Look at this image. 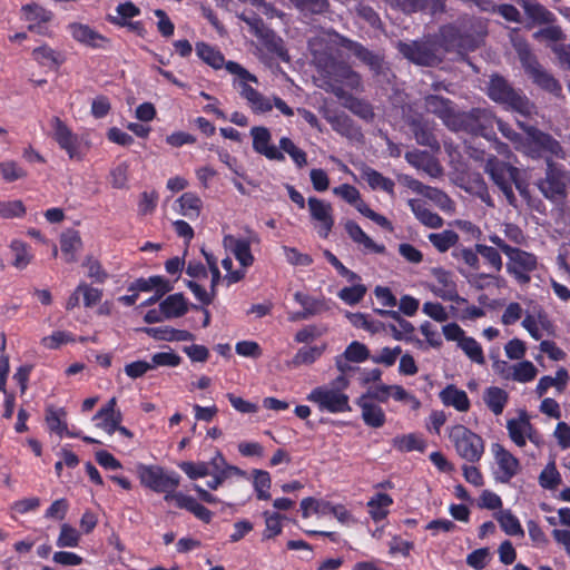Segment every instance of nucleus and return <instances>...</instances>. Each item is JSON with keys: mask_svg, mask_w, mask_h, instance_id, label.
Here are the masks:
<instances>
[{"mask_svg": "<svg viewBox=\"0 0 570 570\" xmlns=\"http://www.w3.org/2000/svg\"><path fill=\"white\" fill-rule=\"evenodd\" d=\"M551 157L557 156L548 154L539 157L546 158L548 168L546 177L538 183V187L547 198L558 199L564 195L569 178L559 166L551 163Z\"/></svg>", "mask_w": 570, "mask_h": 570, "instance_id": "obj_10", "label": "nucleus"}, {"mask_svg": "<svg viewBox=\"0 0 570 570\" xmlns=\"http://www.w3.org/2000/svg\"><path fill=\"white\" fill-rule=\"evenodd\" d=\"M508 400V392L498 386H490L485 389L483 393V401L485 405L495 415H500L503 412Z\"/></svg>", "mask_w": 570, "mask_h": 570, "instance_id": "obj_29", "label": "nucleus"}, {"mask_svg": "<svg viewBox=\"0 0 570 570\" xmlns=\"http://www.w3.org/2000/svg\"><path fill=\"white\" fill-rule=\"evenodd\" d=\"M494 518L507 535L519 538L524 537V530L519 519L511 512V510H499L494 513Z\"/></svg>", "mask_w": 570, "mask_h": 570, "instance_id": "obj_28", "label": "nucleus"}, {"mask_svg": "<svg viewBox=\"0 0 570 570\" xmlns=\"http://www.w3.org/2000/svg\"><path fill=\"white\" fill-rule=\"evenodd\" d=\"M362 410V419L366 425L377 429L384 425L386 416L383 409L373 402L363 400L358 402Z\"/></svg>", "mask_w": 570, "mask_h": 570, "instance_id": "obj_30", "label": "nucleus"}, {"mask_svg": "<svg viewBox=\"0 0 570 570\" xmlns=\"http://www.w3.org/2000/svg\"><path fill=\"white\" fill-rule=\"evenodd\" d=\"M346 382L343 377H336L328 385L315 387L307 400L318 405L320 410L331 413L352 411L350 396L344 393Z\"/></svg>", "mask_w": 570, "mask_h": 570, "instance_id": "obj_4", "label": "nucleus"}, {"mask_svg": "<svg viewBox=\"0 0 570 570\" xmlns=\"http://www.w3.org/2000/svg\"><path fill=\"white\" fill-rule=\"evenodd\" d=\"M519 4L534 22L548 23L552 20L553 14L534 0H519Z\"/></svg>", "mask_w": 570, "mask_h": 570, "instance_id": "obj_39", "label": "nucleus"}, {"mask_svg": "<svg viewBox=\"0 0 570 570\" xmlns=\"http://www.w3.org/2000/svg\"><path fill=\"white\" fill-rule=\"evenodd\" d=\"M561 483V475L557 470L556 461L551 460L539 475V484L547 490H554Z\"/></svg>", "mask_w": 570, "mask_h": 570, "instance_id": "obj_44", "label": "nucleus"}, {"mask_svg": "<svg viewBox=\"0 0 570 570\" xmlns=\"http://www.w3.org/2000/svg\"><path fill=\"white\" fill-rule=\"evenodd\" d=\"M65 409L55 410L52 406H48L46 410V422L50 429V431L62 435L65 431H67L66 422L60 420V416H65Z\"/></svg>", "mask_w": 570, "mask_h": 570, "instance_id": "obj_52", "label": "nucleus"}, {"mask_svg": "<svg viewBox=\"0 0 570 570\" xmlns=\"http://www.w3.org/2000/svg\"><path fill=\"white\" fill-rule=\"evenodd\" d=\"M453 257L463 262L466 266L472 269H478L480 266L479 253H476V248L472 249L469 247L455 248L452 253Z\"/></svg>", "mask_w": 570, "mask_h": 570, "instance_id": "obj_61", "label": "nucleus"}, {"mask_svg": "<svg viewBox=\"0 0 570 570\" xmlns=\"http://www.w3.org/2000/svg\"><path fill=\"white\" fill-rule=\"evenodd\" d=\"M392 503L393 500L389 494L375 493L367 502L368 514L374 521L379 522L386 518Z\"/></svg>", "mask_w": 570, "mask_h": 570, "instance_id": "obj_31", "label": "nucleus"}, {"mask_svg": "<svg viewBox=\"0 0 570 570\" xmlns=\"http://www.w3.org/2000/svg\"><path fill=\"white\" fill-rule=\"evenodd\" d=\"M485 171L490 175L493 183L500 188L510 205H514L515 196L512 185L523 193V189L518 180L519 170L505 163L500 161L494 156L488 158L485 164Z\"/></svg>", "mask_w": 570, "mask_h": 570, "instance_id": "obj_7", "label": "nucleus"}, {"mask_svg": "<svg viewBox=\"0 0 570 570\" xmlns=\"http://www.w3.org/2000/svg\"><path fill=\"white\" fill-rule=\"evenodd\" d=\"M253 148L256 153L264 155L271 160H284L285 157L275 146L269 145L271 134L265 127H253Z\"/></svg>", "mask_w": 570, "mask_h": 570, "instance_id": "obj_18", "label": "nucleus"}, {"mask_svg": "<svg viewBox=\"0 0 570 570\" xmlns=\"http://www.w3.org/2000/svg\"><path fill=\"white\" fill-rule=\"evenodd\" d=\"M385 2L405 14L428 12L436 14L444 11L445 0H385Z\"/></svg>", "mask_w": 570, "mask_h": 570, "instance_id": "obj_15", "label": "nucleus"}, {"mask_svg": "<svg viewBox=\"0 0 570 570\" xmlns=\"http://www.w3.org/2000/svg\"><path fill=\"white\" fill-rule=\"evenodd\" d=\"M518 52L523 67L538 86L556 95L561 90L559 82L537 62L525 45H520Z\"/></svg>", "mask_w": 570, "mask_h": 570, "instance_id": "obj_11", "label": "nucleus"}, {"mask_svg": "<svg viewBox=\"0 0 570 570\" xmlns=\"http://www.w3.org/2000/svg\"><path fill=\"white\" fill-rule=\"evenodd\" d=\"M569 380V374L566 368H559L556 373V377L552 376H542L539 380V383L535 387L537 394L541 397L543 396L548 390L552 386H556L559 391H562Z\"/></svg>", "mask_w": 570, "mask_h": 570, "instance_id": "obj_37", "label": "nucleus"}, {"mask_svg": "<svg viewBox=\"0 0 570 570\" xmlns=\"http://www.w3.org/2000/svg\"><path fill=\"white\" fill-rule=\"evenodd\" d=\"M401 353L402 348L400 346H395L394 348L384 347L376 354L371 355L368 348L358 343V363L371 360L375 364H383L384 366L390 367L395 364Z\"/></svg>", "mask_w": 570, "mask_h": 570, "instance_id": "obj_22", "label": "nucleus"}, {"mask_svg": "<svg viewBox=\"0 0 570 570\" xmlns=\"http://www.w3.org/2000/svg\"><path fill=\"white\" fill-rule=\"evenodd\" d=\"M116 10L119 17H109V20L111 23L121 27L126 26V19L134 18L140 13L139 8L130 1L119 4Z\"/></svg>", "mask_w": 570, "mask_h": 570, "instance_id": "obj_54", "label": "nucleus"}, {"mask_svg": "<svg viewBox=\"0 0 570 570\" xmlns=\"http://www.w3.org/2000/svg\"><path fill=\"white\" fill-rule=\"evenodd\" d=\"M490 560V550L488 548H480L472 551L466 557V563L473 569H484Z\"/></svg>", "mask_w": 570, "mask_h": 570, "instance_id": "obj_62", "label": "nucleus"}, {"mask_svg": "<svg viewBox=\"0 0 570 570\" xmlns=\"http://www.w3.org/2000/svg\"><path fill=\"white\" fill-rule=\"evenodd\" d=\"M449 439L453 443L458 454L469 462H478L483 455V440L464 425L456 424L451 426L449 429Z\"/></svg>", "mask_w": 570, "mask_h": 570, "instance_id": "obj_6", "label": "nucleus"}, {"mask_svg": "<svg viewBox=\"0 0 570 570\" xmlns=\"http://www.w3.org/2000/svg\"><path fill=\"white\" fill-rule=\"evenodd\" d=\"M178 202L184 216L190 219L198 217L202 208V200L197 195L193 193H185L179 197Z\"/></svg>", "mask_w": 570, "mask_h": 570, "instance_id": "obj_47", "label": "nucleus"}, {"mask_svg": "<svg viewBox=\"0 0 570 570\" xmlns=\"http://www.w3.org/2000/svg\"><path fill=\"white\" fill-rule=\"evenodd\" d=\"M441 402L445 406H452L459 412H468L470 409V400L465 391L454 385L445 386L439 394Z\"/></svg>", "mask_w": 570, "mask_h": 570, "instance_id": "obj_25", "label": "nucleus"}, {"mask_svg": "<svg viewBox=\"0 0 570 570\" xmlns=\"http://www.w3.org/2000/svg\"><path fill=\"white\" fill-rule=\"evenodd\" d=\"M405 159L410 165L419 170L424 171L432 178H436L442 175L443 170L439 163L431 157L428 153L423 151H410L406 153Z\"/></svg>", "mask_w": 570, "mask_h": 570, "instance_id": "obj_24", "label": "nucleus"}, {"mask_svg": "<svg viewBox=\"0 0 570 570\" xmlns=\"http://www.w3.org/2000/svg\"><path fill=\"white\" fill-rule=\"evenodd\" d=\"M538 374L537 367L530 361H521L509 367L507 380L519 383H528L535 379Z\"/></svg>", "mask_w": 570, "mask_h": 570, "instance_id": "obj_32", "label": "nucleus"}, {"mask_svg": "<svg viewBox=\"0 0 570 570\" xmlns=\"http://www.w3.org/2000/svg\"><path fill=\"white\" fill-rule=\"evenodd\" d=\"M458 346L472 362L479 365L485 363L482 346L475 338L465 335Z\"/></svg>", "mask_w": 570, "mask_h": 570, "instance_id": "obj_43", "label": "nucleus"}, {"mask_svg": "<svg viewBox=\"0 0 570 570\" xmlns=\"http://www.w3.org/2000/svg\"><path fill=\"white\" fill-rule=\"evenodd\" d=\"M356 363V341H353L345 352L337 356L335 360V365L340 371V375L337 377H343L346 382V387L351 383V377L354 375Z\"/></svg>", "mask_w": 570, "mask_h": 570, "instance_id": "obj_26", "label": "nucleus"}, {"mask_svg": "<svg viewBox=\"0 0 570 570\" xmlns=\"http://www.w3.org/2000/svg\"><path fill=\"white\" fill-rule=\"evenodd\" d=\"M73 39L94 49H107L110 40L91 29L88 24L73 22L69 24Z\"/></svg>", "mask_w": 570, "mask_h": 570, "instance_id": "obj_17", "label": "nucleus"}, {"mask_svg": "<svg viewBox=\"0 0 570 570\" xmlns=\"http://www.w3.org/2000/svg\"><path fill=\"white\" fill-rule=\"evenodd\" d=\"M498 118L489 109L475 108L469 112H461L458 130H465L474 135H480L491 140L495 135L493 131Z\"/></svg>", "mask_w": 570, "mask_h": 570, "instance_id": "obj_8", "label": "nucleus"}, {"mask_svg": "<svg viewBox=\"0 0 570 570\" xmlns=\"http://www.w3.org/2000/svg\"><path fill=\"white\" fill-rule=\"evenodd\" d=\"M392 444L401 452H423L425 450V442L414 433L397 435L392 440Z\"/></svg>", "mask_w": 570, "mask_h": 570, "instance_id": "obj_40", "label": "nucleus"}, {"mask_svg": "<svg viewBox=\"0 0 570 570\" xmlns=\"http://www.w3.org/2000/svg\"><path fill=\"white\" fill-rule=\"evenodd\" d=\"M362 178L374 190H383L390 195L394 191V183L372 168H364L362 170Z\"/></svg>", "mask_w": 570, "mask_h": 570, "instance_id": "obj_35", "label": "nucleus"}, {"mask_svg": "<svg viewBox=\"0 0 570 570\" xmlns=\"http://www.w3.org/2000/svg\"><path fill=\"white\" fill-rule=\"evenodd\" d=\"M160 307L165 313L167 320L180 317L188 311V305L181 293L169 295L160 303Z\"/></svg>", "mask_w": 570, "mask_h": 570, "instance_id": "obj_33", "label": "nucleus"}, {"mask_svg": "<svg viewBox=\"0 0 570 570\" xmlns=\"http://www.w3.org/2000/svg\"><path fill=\"white\" fill-rule=\"evenodd\" d=\"M521 325L532 338L538 341L542 337L540 328L548 331L550 327V322L547 316L540 312L537 315L527 314Z\"/></svg>", "mask_w": 570, "mask_h": 570, "instance_id": "obj_36", "label": "nucleus"}, {"mask_svg": "<svg viewBox=\"0 0 570 570\" xmlns=\"http://www.w3.org/2000/svg\"><path fill=\"white\" fill-rule=\"evenodd\" d=\"M60 246L62 253L67 256V262H75V253L82 246L81 237L78 230L68 229L60 236Z\"/></svg>", "mask_w": 570, "mask_h": 570, "instance_id": "obj_34", "label": "nucleus"}, {"mask_svg": "<svg viewBox=\"0 0 570 570\" xmlns=\"http://www.w3.org/2000/svg\"><path fill=\"white\" fill-rule=\"evenodd\" d=\"M426 108L436 114L450 129L458 131L456 124H459L461 111L455 110L450 100L430 96L426 98Z\"/></svg>", "mask_w": 570, "mask_h": 570, "instance_id": "obj_16", "label": "nucleus"}, {"mask_svg": "<svg viewBox=\"0 0 570 570\" xmlns=\"http://www.w3.org/2000/svg\"><path fill=\"white\" fill-rule=\"evenodd\" d=\"M490 243L501 249L508 261L505 268L520 284H528L531 279L530 275L538 268V258L534 254L525 252L519 247L510 245L504 238L498 234L488 236Z\"/></svg>", "mask_w": 570, "mask_h": 570, "instance_id": "obj_2", "label": "nucleus"}, {"mask_svg": "<svg viewBox=\"0 0 570 570\" xmlns=\"http://www.w3.org/2000/svg\"><path fill=\"white\" fill-rule=\"evenodd\" d=\"M399 51L404 58L419 66H435L442 59L441 46L436 39L425 38L421 41L399 42Z\"/></svg>", "mask_w": 570, "mask_h": 570, "instance_id": "obj_5", "label": "nucleus"}, {"mask_svg": "<svg viewBox=\"0 0 570 570\" xmlns=\"http://www.w3.org/2000/svg\"><path fill=\"white\" fill-rule=\"evenodd\" d=\"M507 429L510 439L519 448L524 446L527 444V440H530L534 443L538 442L531 423L524 417L509 420L507 422Z\"/></svg>", "mask_w": 570, "mask_h": 570, "instance_id": "obj_20", "label": "nucleus"}, {"mask_svg": "<svg viewBox=\"0 0 570 570\" xmlns=\"http://www.w3.org/2000/svg\"><path fill=\"white\" fill-rule=\"evenodd\" d=\"M279 147L293 158L298 167L306 165V154L302 149L297 148L289 138L283 137L279 140Z\"/></svg>", "mask_w": 570, "mask_h": 570, "instance_id": "obj_60", "label": "nucleus"}, {"mask_svg": "<svg viewBox=\"0 0 570 570\" xmlns=\"http://www.w3.org/2000/svg\"><path fill=\"white\" fill-rule=\"evenodd\" d=\"M518 126L525 132V137L518 134L512 127L502 119L497 120L499 131L505 137L513 147L524 155L535 159L548 154L556 155L557 158H563L564 153L560 144L550 135L544 134L532 126H527L522 121H518Z\"/></svg>", "mask_w": 570, "mask_h": 570, "instance_id": "obj_1", "label": "nucleus"}, {"mask_svg": "<svg viewBox=\"0 0 570 570\" xmlns=\"http://www.w3.org/2000/svg\"><path fill=\"white\" fill-rule=\"evenodd\" d=\"M500 248L489 246L485 244H476V253L484 259L485 264L495 273H500L503 267V261L500 254Z\"/></svg>", "mask_w": 570, "mask_h": 570, "instance_id": "obj_41", "label": "nucleus"}, {"mask_svg": "<svg viewBox=\"0 0 570 570\" xmlns=\"http://www.w3.org/2000/svg\"><path fill=\"white\" fill-rule=\"evenodd\" d=\"M422 196L433 202L443 212L452 213L454 210V203L452 199L438 188L425 186Z\"/></svg>", "mask_w": 570, "mask_h": 570, "instance_id": "obj_46", "label": "nucleus"}, {"mask_svg": "<svg viewBox=\"0 0 570 570\" xmlns=\"http://www.w3.org/2000/svg\"><path fill=\"white\" fill-rule=\"evenodd\" d=\"M428 238L439 252L444 253L458 243L459 235L454 230L445 229L441 233H431Z\"/></svg>", "mask_w": 570, "mask_h": 570, "instance_id": "obj_42", "label": "nucleus"}, {"mask_svg": "<svg viewBox=\"0 0 570 570\" xmlns=\"http://www.w3.org/2000/svg\"><path fill=\"white\" fill-rule=\"evenodd\" d=\"M325 345L322 346H312V347H302L298 350L291 364L294 366H299L303 364H312L315 362L324 352Z\"/></svg>", "mask_w": 570, "mask_h": 570, "instance_id": "obj_49", "label": "nucleus"}, {"mask_svg": "<svg viewBox=\"0 0 570 570\" xmlns=\"http://www.w3.org/2000/svg\"><path fill=\"white\" fill-rule=\"evenodd\" d=\"M502 233L504 238L515 247L522 246L527 243V236L523 230L515 224L505 223L502 225Z\"/></svg>", "mask_w": 570, "mask_h": 570, "instance_id": "obj_58", "label": "nucleus"}, {"mask_svg": "<svg viewBox=\"0 0 570 570\" xmlns=\"http://www.w3.org/2000/svg\"><path fill=\"white\" fill-rule=\"evenodd\" d=\"M226 70L235 75L237 79L234 81V83L238 85L240 87V96L245 98L246 100L250 99L252 97L256 96V91L254 88H252L247 82H255L257 83V77L252 75L249 71H247L244 67H242L239 63L234 61H228L225 65Z\"/></svg>", "mask_w": 570, "mask_h": 570, "instance_id": "obj_21", "label": "nucleus"}, {"mask_svg": "<svg viewBox=\"0 0 570 570\" xmlns=\"http://www.w3.org/2000/svg\"><path fill=\"white\" fill-rule=\"evenodd\" d=\"M138 476L142 485L155 492H167L179 485V476L167 474L159 465H139Z\"/></svg>", "mask_w": 570, "mask_h": 570, "instance_id": "obj_9", "label": "nucleus"}, {"mask_svg": "<svg viewBox=\"0 0 570 570\" xmlns=\"http://www.w3.org/2000/svg\"><path fill=\"white\" fill-rule=\"evenodd\" d=\"M51 127L52 137L60 148L66 150L71 159H81V155L78 151V137L71 131L66 122L55 116L51 118Z\"/></svg>", "mask_w": 570, "mask_h": 570, "instance_id": "obj_13", "label": "nucleus"}, {"mask_svg": "<svg viewBox=\"0 0 570 570\" xmlns=\"http://www.w3.org/2000/svg\"><path fill=\"white\" fill-rule=\"evenodd\" d=\"M249 478H245V480H239L235 483H232V491L228 495L229 499L236 502H244L250 498V489H249Z\"/></svg>", "mask_w": 570, "mask_h": 570, "instance_id": "obj_63", "label": "nucleus"}, {"mask_svg": "<svg viewBox=\"0 0 570 570\" xmlns=\"http://www.w3.org/2000/svg\"><path fill=\"white\" fill-rule=\"evenodd\" d=\"M492 452L499 466L497 472V480L502 483H508L514 475L518 474L520 470V462L514 455H512L499 443L492 445Z\"/></svg>", "mask_w": 570, "mask_h": 570, "instance_id": "obj_14", "label": "nucleus"}, {"mask_svg": "<svg viewBox=\"0 0 570 570\" xmlns=\"http://www.w3.org/2000/svg\"><path fill=\"white\" fill-rule=\"evenodd\" d=\"M488 96L505 109L530 117L535 114L534 105L520 90H515L500 76H492L488 85Z\"/></svg>", "mask_w": 570, "mask_h": 570, "instance_id": "obj_3", "label": "nucleus"}, {"mask_svg": "<svg viewBox=\"0 0 570 570\" xmlns=\"http://www.w3.org/2000/svg\"><path fill=\"white\" fill-rule=\"evenodd\" d=\"M308 208H309L312 218L321 223L320 234L323 237H326L334 225V220H333V217L331 214L332 213L331 205L318 199V198L309 197L308 198Z\"/></svg>", "mask_w": 570, "mask_h": 570, "instance_id": "obj_19", "label": "nucleus"}, {"mask_svg": "<svg viewBox=\"0 0 570 570\" xmlns=\"http://www.w3.org/2000/svg\"><path fill=\"white\" fill-rule=\"evenodd\" d=\"M179 468L188 475L189 479L195 480L212 474L209 464L207 462H190L184 461Z\"/></svg>", "mask_w": 570, "mask_h": 570, "instance_id": "obj_55", "label": "nucleus"}, {"mask_svg": "<svg viewBox=\"0 0 570 570\" xmlns=\"http://www.w3.org/2000/svg\"><path fill=\"white\" fill-rule=\"evenodd\" d=\"M165 285H170V283L166 279H164L161 276H151L148 279L145 278H138L134 283L130 284L128 287L129 292H148L153 288H160L165 287Z\"/></svg>", "mask_w": 570, "mask_h": 570, "instance_id": "obj_53", "label": "nucleus"}, {"mask_svg": "<svg viewBox=\"0 0 570 570\" xmlns=\"http://www.w3.org/2000/svg\"><path fill=\"white\" fill-rule=\"evenodd\" d=\"M434 281L429 284L430 291L443 301H450L455 303L464 302L465 299L460 297L456 291V284L453 279V275L444 269L433 271Z\"/></svg>", "mask_w": 570, "mask_h": 570, "instance_id": "obj_12", "label": "nucleus"}, {"mask_svg": "<svg viewBox=\"0 0 570 570\" xmlns=\"http://www.w3.org/2000/svg\"><path fill=\"white\" fill-rule=\"evenodd\" d=\"M22 11L26 13V19L28 21L39 20L40 22H49L53 17V13L50 10H47L37 3L23 6Z\"/></svg>", "mask_w": 570, "mask_h": 570, "instance_id": "obj_56", "label": "nucleus"}, {"mask_svg": "<svg viewBox=\"0 0 570 570\" xmlns=\"http://www.w3.org/2000/svg\"><path fill=\"white\" fill-rule=\"evenodd\" d=\"M416 219L429 228H440L443 226V218L436 213L431 212L423 202L410 199L407 202Z\"/></svg>", "mask_w": 570, "mask_h": 570, "instance_id": "obj_27", "label": "nucleus"}, {"mask_svg": "<svg viewBox=\"0 0 570 570\" xmlns=\"http://www.w3.org/2000/svg\"><path fill=\"white\" fill-rule=\"evenodd\" d=\"M323 41V37H315L309 40V47L315 59H317L320 66H323L327 70V72H332L331 70L334 69L335 62L331 57H327L325 53H322L321 46Z\"/></svg>", "mask_w": 570, "mask_h": 570, "instance_id": "obj_57", "label": "nucleus"}, {"mask_svg": "<svg viewBox=\"0 0 570 570\" xmlns=\"http://www.w3.org/2000/svg\"><path fill=\"white\" fill-rule=\"evenodd\" d=\"M196 53L204 62L214 69H219L227 63L220 51L205 42L196 43Z\"/></svg>", "mask_w": 570, "mask_h": 570, "instance_id": "obj_38", "label": "nucleus"}, {"mask_svg": "<svg viewBox=\"0 0 570 570\" xmlns=\"http://www.w3.org/2000/svg\"><path fill=\"white\" fill-rule=\"evenodd\" d=\"M13 254L12 265L17 269H24L32 261V255L27 249V244L20 240H13L10 245Z\"/></svg>", "mask_w": 570, "mask_h": 570, "instance_id": "obj_45", "label": "nucleus"}, {"mask_svg": "<svg viewBox=\"0 0 570 570\" xmlns=\"http://www.w3.org/2000/svg\"><path fill=\"white\" fill-rule=\"evenodd\" d=\"M224 247L230 250L243 267H248L254 262L250 253V240L236 238L233 235H226L223 239Z\"/></svg>", "mask_w": 570, "mask_h": 570, "instance_id": "obj_23", "label": "nucleus"}, {"mask_svg": "<svg viewBox=\"0 0 570 570\" xmlns=\"http://www.w3.org/2000/svg\"><path fill=\"white\" fill-rule=\"evenodd\" d=\"M291 2L302 12L311 14H322L328 10L327 0H291Z\"/></svg>", "mask_w": 570, "mask_h": 570, "instance_id": "obj_51", "label": "nucleus"}, {"mask_svg": "<svg viewBox=\"0 0 570 570\" xmlns=\"http://www.w3.org/2000/svg\"><path fill=\"white\" fill-rule=\"evenodd\" d=\"M79 538V532L75 528L67 523H63L60 528V534L57 540V546L60 548L77 547Z\"/></svg>", "mask_w": 570, "mask_h": 570, "instance_id": "obj_59", "label": "nucleus"}, {"mask_svg": "<svg viewBox=\"0 0 570 570\" xmlns=\"http://www.w3.org/2000/svg\"><path fill=\"white\" fill-rule=\"evenodd\" d=\"M253 487L257 493V498L259 500H269L271 494L268 490L272 483L269 473L267 471L256 469L253 471Z\"/></svg>", "mask_w": 570, "mask_h": 570, "instance_id": "obj_48", "label": "nucleus"}, {"mask_svg": "<svg viewBox=\"0 0 570 570\" xmlns=\"http://www.w3.org/2000/svg\"><path fill=\"white\" fill-rule=\"evenodd\" d=\"M32 56L39 63L43 66L49 63L59 66L63 61L61 55L48 46H40L33 49Z\"/></svg>", "mask_w": 570, "mask_h": 570, "instance_id": "obj_50", "label": "nucleus"}, {"mask_svg": "<svg viewBox=\"0 0 570 570\" xmlns=\"http://www.w3.org/2000/svg\"><path fill=\"white\" fill-rule=\"evenodd\" d=\"M180 356L173 352H160L156 353L151 357L150 366L151 370L157 366H177L180 364Z\"/></svg>", "mask_w": 570, "mask_h": 570, "instance_id": "obj_64", "label": "nucleus"}]
</instances>
